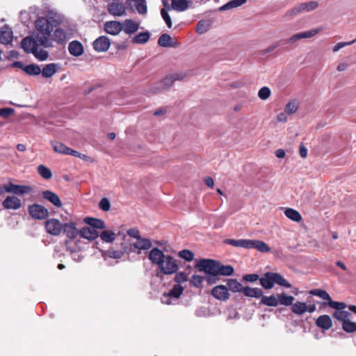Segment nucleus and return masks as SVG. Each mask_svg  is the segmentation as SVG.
I'll list each match as a JSON object with an SVG mask.
<instances>
[{
    "instance_id": "30",
    "label": "nucleus",
    "mask_w": 356,
    "mask_h": 356,
    "mask_svg": "<svg viewBox=\"0 0 356 356\" xmlns=\"http://www.w3.org/2000/svg\"><path fill=\"white\" fill-rule=\"evenodd\" d=\"M84 222L90 225V227L94 228L97 230V229H102L106 227L105 223L102 220L87 217L84 219Z\"/></svg>"
},
{
    "instance_id": "54",
    "label": "nucleus",
    "mask_w": 356,
    "mask_h": 356,
    "mask_svg": "<svg viewBox=\"0 0 356 356\" xmlns=\"http://www.w3.org/2000/svg\"><path fill=\"white\" fill-rule=\"evenodd\" d=\"M106 254L113 259H121L124 256V252L121 250H108Z\"/></svg>"
},
{
    "instance_id": "29",
    "label": "nucleus",
    "mask_w": 356,
    "mask_h": 356,
    "mask_svg": "<svg viewBox=\"0 0 356 356\" xmlns=\"http://www.w3.org/2000/svg\"><path fill=\"white\" fill-rule=\"evenodd\" d=\"M13 31L6 26L0 31V42L8 44L12 42Z\"/></svg>"
},
{
    "instance_id": "2",
    "label": "nucleus",
    "mask_w": 356,
    "mask_h": 356,
    "mask_svg": "<svg viewBox=\"0 0 356 356\" xmlns=\"http://www.w3.org/2000/svg\"><path fill=\"white\" fill-rule=\"evenodd\" d=\"M35 29L39 33L38 35V42L44 47H51L49 35L54 29L51 21L46 17H39L35 23Z\"/></svg>"
},
{
    "instance_id": "23",
    "label": "nucleus",
    "mask_w": 356,
    "mask_h": 356,
    "mask_svg": "<svg viewBox=\"0 0 356 356\" xmlns=\"http://www.w3.org/2000/svg\"><path fill=\"white\" fill-rule=\"evenodd\" d=\"M339 303L342 304L343 307H340V308L339 309H334L335 311L333 313L332 316L334 318L337 319L338 321H342L343 323L344 321H346L349 318V317L350 316V314L347 311L343 310L347 307L345 302H339Z\"/></svg>"
},
{
    "instance_id": "48",
    "label": "nucleus",
    "mask_w": 356,
    "mask_h": 356,
    "mask_svg": "<svg viewBox=\"0 0 356 356\" xmlns=\"http://www.w3.org/2000/svg\"><path fill=\"white\" fill-rule=\"evenodd\" d=\"M322 31V28L313 29L309 31L298 33L300 39L310 38L318 34Z\"/></svg>"
},
{
    "instance_id": "37",
    "label": "nucleus",
    "mask_w": 356,
    "mask_h": 356,
    "mask_svg": "<svg viewBox=\"0 0 356 356\" xmlns=\"http://www.w3.org/2000/svg\"><path fill=\"white\" fill-rule=\"evenodd\" d=\"M245 3V0H231L225 5L219 8L220 11L227 10L229 9L239 7Z\"/></svg>"
},
{
    "instance_id": "9",
    "label": "nucleus",
    "mask_w": 356,
    "mask_h": 356,
    "mask_svg": "<svg viewBox=\"0 0 356 356\" xmlns=\"http://www.w3.org/2000/svg\"><path fill=\"white\" fill-rule=\"evenodd\" d=\"M29 215L35 219L44 220L49 216V211L44 206L38 204L30 205L28 208Z\"/></svg>"
},
{
    "instance_id": "60",
    "label": "nucleus",
    "mask_w": 356,
    "mask_h": 356,
    "mask_svg": "<svg viewBox=\"0 0 356 356\" xmlns=\"http://www.w3.org/2000/svg\"><path fill=\"white\" fill-rule=\"evenodd\" d=\"M188 279L187 275L185 273H177L175 277V281L177 283L186 282Z\"/></svg>"
},
{
    "instance_id": "16",
    "label": "nucleus",
    "mask_w": 356,
    "mask_h": 356,
    "mask_svg": "<svg viewBox=\"0 0 356 356\" xmlns=\"http://www.w3.org/2000/svg\"><path fill=\"white\" fill-rule=\"evenodd\" d=\"M123 29L122 23L118 21L107 22L104 24L105 31L112 35H118Z\"/></svg>"
},
{
    "instance_id": "7",
    "label": "nucleus",
    "mask_w": 356,
    "mask_h": 356,
    "mask_svg": "<svg viewBox=\"0 0 356 356\" xmlns=\"http://www.w3.org/2000/svg\"><path fill=\"white\" fill-rule=\"evenodd\" d=\"M309 293L312 296H318L325 300H327V303H326V302L323 303V306H325L327 305L331 308H333V309H339V308H340V307H343V305L342 304L339 303V302L332 300L330 296L329 295V293L325 290L320 289H315L310 290L309 291Z\"/></svg>"
},
{
    "instance_id": "35",
    "label": "nucleus",
    "mask_w": 356,
    "mask_h": 356,
    "mask_svg": "<svg viewBox=\"0 0 356 356\" xmlns=\"http://www.w3.org/2000/svg\"><path fill=\"white\" fill-rule=\"evenodd\" d=\"M284 214L285 216L290 220L294 221V222H300L301 220H302V216L300 215V213L293 209H291V208H287L285 209L284 211Z\"/></svg>"
},
{
    "instance_id": "17",
    "label": "nucleus",
    "mask_w": 356,
    "mask_h": 356,
    "mask_svg": "<svg viewBox=\"0 0 356 356\" xmlns=\"http://www.w3.org/2000/svg\"><path fill=\"white\" fill-rule=\"evenodd\" d=\"M194 267H232L229 265H222L218 261L211 259H196Z\"/></svg>"
},
{
    "instance_id": "32",
    "label": "nucleus",
    "mask_w": 356,
    "mask_h": 356,
    "mask_svg": "<svg viewBox=\"0 0 356 356\" xmlns=\"http://www.w3.org/2000/svg\"><path fill=\"white\" fill-rule=\"evenodd\" d=\"M243 293L248 297L251 298H260L263 295V291L261 289L259 288H250V287H244Z\"/></svg>"
},
{
    "instance_id": "27",
    "label": "nucleus",
    "mask_w": 356,
    "mask_h": 356,
    "mask_svg": "<svg viewBox=\"0 0 356 356\" xmlns=\"http://www.w3.org/2000/svg\"><path fill=\"white\" fill-rule=\"evenodd\" d=\"M79 235L84 238L92 241L99 236V232L94 228L85 227L80 230Z\"/></svg>"
},
{
    "instance_id": "10",
    "label": "nucleus",
    "mask_w": 356,
    "mask_h": 356,
    "mask_svg": "<svg viewBox=\"0 0 356 356\" xmlns=\"http://www.w3.org/2000/svg\"><path fill=\"white\" fill-rule=\"evenodd\" d=\"M4 191L6 193H13L17 195H23L24 194L31 193L33 189L29 186L17 185L12 183L4 185Z\"/></svg>"
},
{
    "instance_id": "5",
    "label": "nucleus",
    "mask_w": 356,
    "mask_h": 356,
    "mask_svg": "<svg viewBox=\"0 0 356 356\" xmlns=\"http://www.w3.org/2000/svg\"><path fill=\"white\" fill-rule=\"evenodd\" d=\"M122 244L124 245L125 252H136L137 250L138 254H140L141 250H149L152 245V243L149 239L144 238L142 237L138 238L137 241L133 244L129 243V245H127L125 243Z\"/></svg>"
},
{
    "instance_id": "64",
    "label": "nucleus",
    "mask_w": 356,
    "mask_h": 356,
    "mask_svg": "<svg viewBox=\"0 0 356 356\" xmlns=\"http://www.w3.org/2000/svg\"><path fill=\"white\" fill-rule=\"evenodd\" d=\"M127 234L130 238H135L138 239L140 238V232L137 229H131L127 231Z\"/></svg>"
},
{
    "instance_id": "45",
    "label": "nucleus",
    "mask_w": 356,
    "mask_h": 356,
    "mask_svg": "<svg viewBox=\"0 0 356 356\" xmlns=\"http://www.w3.org/2000/svg\"><path fill=\"white\" fill-rule=\"evenodd\" d=\"M229 289L232 292H243L244 287L243 285L236 280H230L228 283Z\"/></svg>"
},
{
    "instance_id": "49",
    "label": "nucleus",
    "mask_w": 356,
    "mask_h": 356,
    "mask_svg": "<svg viewBox=\"0 0 356 356\" xmlns=\"http://www.w3.org/2000/svg\"><path fill=\"white\" fill-rule=\"evenodd\" d=\"M298 108V103L296 99H293L288 102L285 106V112L288 114H293Z\"/></svg>"
},
{
    "instance_id": "38",
    "label": "nucleus",
    "mask_w": 356,
    "mask_h": 356,
    "mask_svg": "<svg viewBox=\"0 0 356 356\" xmlns=\"http://www.w3.org/2000/svg\"><path fill=\"white\" fill-rule=\"evenodd\" d=\"M278 305L281 304L284 306H292L293 302L294 300V297L292 296H287L286 294L282 293H278Z\"/></svg>"
},
{
    "instance_id": "53",
    "label": "nucleus",
    "mask_w": 356,
    "mask_h": 356,
    "mask_svg": "<svg viewBox=\"0 0 356 356\" xmlns=\"http://www.w3.org/2000/svg\"><path fill=\"white\" fill-rule=\"evenodd\" d=\"M271 94V91L268 87L264 86L258 92V97L262 99H267Z\"/></svg>"
},
{
    "instance_id": "59",
    "label": "nucleus",
    "mask_w": 356,
    "mask_h": 356,
    "mask_svg": "<svg viewBox=\"0 0 356 356\" xmlns=\"http://www.w3.org/2000/svg\"><path fill=\"white\" fill-rule=\"evenodd\" d=\"M195 31L200 34L207 32V28L206 26V23L204 22L200 21L196 26Z\"/></svg>"
},
{
    "instance_id": "22",
    "label": "nucleus",
    "mask_w": 356,
    "mask_h": 356,
    "mask_svg": "<svg viewBox=\"0 0 356 356\" xmlns=\"http://www.w3.org/2000/svg\"><path fill=\"white\" fill-rule=\"evenodd\" d=\"M316 325L321 329L327 330L332 326V321L330 316L327 314L318 316L316 321Z\"/></svg>"
},
{
    "instance_id": "34",
    "label": "nucleus",
    "mask_w": 356,
    "mask_h": 356,
    "mask_svg": "<svg viewBox=\"0 0 356 356\" xmlns=\"http://www.w3.org/2000/svg\"><path fill=\"white\" fill-rule=\"evenodd\" d=\"M291 311L296 315L300 316L307 312V305L305 302L297 301L293 304Z\"/></svg>"
},
{
    "instance_id": "50",
    "label": "nucleus",
    "mask_w": 356,
    "mask_h": 356,
    "mask_svg": "<svg viewBox=\"0 0 356 356\" xmlns=\"http://www.w3.org/2000/svg\"><path fill=\"white\" fill-rule=\"evenodd\" d=\"M178 256L186 261H192L194 259V253L189 250H182L178 252Z\"/></svg>"
},
{
    "instance_id": "58",
    "label": "nucleus",
    "mask_w": 356,
    "mask_h": 356,
    "mask_svg": "<svg viewBox=\"0 0 356 356\" xmlns=\"http://www.w3.org/2000/svg\"><path fill=\"white\" fill-rule=\"evenodd\" d=\"M178 268H157L156 276L161 277L162 274L171 275L175 273Z\"/></svg>"
},
{
    "instance_id": "21",
    "label": "nucleus",
    "mask_w": 356,
    "mask_h": 356,
    "mask_svg": "<svg viewBox=\"0 0 356 356\" xmlns=\"http://www.w3.org/2000/svg\"><path fill=\"white\" fill-rule=\"evenodd\" d=\"M122 24L123 26L122 30L128 35L135 33L140 27V24L138 22H136L131 19H125Z\"/></svg>"
},
{
    "instance_id": "61",
    "label": "nucleus",
    "mask_w": 356,
    "mask_h": 356,
    "mask_svg": "<svg viewBox=\"0 0 356 356\" xmlns=\"http://www.w3.org/2000/svg\"><path fill=\"white\" fill-rule=\"evenodd\" d=\"M243 280L250 282H254L259 279V275L257 274H247L245 275L243 277Z\"/></svg>"
},
{
    "instance_id": "40",
    "label": "nucleus",
    "mask_w": 356,
    "mask_h": 356,
    "mask_svg": "<svg viewBox=\"0 0 356 356\" xmlns=\"http://www.w3.org/2000/svg\"><path fill=\"white\" fill-rule=\"evenodd\" d=\"M24 72L30 76H37L40 74L41 68L36 64H30L24 67Z\"/></svg>"
},
{
    "instance_id": "1",
    "label": "nucleus",
    "mask_w": 356,
    "mask_h": 356,
    "mask_svg": "<svg viewBox=\"0 0 356 356\" xmlns=\"http://www.w3.org/2000/svg\"><path fill=\"white\" fill-rule=\"evenodd\" d=\"M199 271L204 273V275H193L191 279V284L196 287L202 285L204 280L209 284H213L218 281L219 275H231L234 268H198Z\"/></svg>"
},
{
    "instance_id": "11",
    "label": "nucleus",
    "mask_w": 356,
    "mask_h": 356,
    "mask_svg": "<svg viewBox=\"0 0 356 356\" xmlns=\"http://www.w3.org/2000/svg\"><path fill=\"white\" fill-rule=\"evenodd\" d=\"M184 287L179 284H175L172 288L169 291L168 293H165L163 294V297L162 298V302L164 304L170 305L171 304V301L170 300V297L175 298H179L181 295L183 293Z\"/></svg>"
},
{
    "instance_id": "51",
    "label": "nucleus",
    "mask_w": 356,
    "mask_h": 356,
    "mask_svg": "<svg viewBox=\"0 0 356 356\" xmlns=\"http://www.w3.org/2000/svg\"><path fill=\"white\" fill-rule=\"evenodd\" d=\"M342 328L346 332H354L356 331V323L350 321L348 318L342 323Z\"/></svg>"
},
{
    "instance_id": "26",
    "label": "nucleus",
    "mask_w": 356,
    "mask_h": 356,
    "mask_svg": "<svg viewBox=\"0 0 356 356\" xmlns=\"http://www.w3.org/2000/svg\"><path fill=\"white\" fill-rule=\"evenodd\" d=\"M53 40L58 44H65L67 41L66 32L61 28L56 29L53 33Z\"/></svg>"
},
{
    "instance_id": "43",
    "label": "nucleus",
    "mask_w": 356,
    "mask_h": 356,
    "mask_svg": "<svg viewBox=\"0 0 356 356\" xmlns=\"http://www.w3.org/2000/svg\"><path fill=\"white\" fill-rule=\"evenodd\" d=\"M116 236L117 235L115 232L109 230H105L100 234L99 237L104 242L112 243L115 240Z\"/></svg>"
},
{
    "instance_id": "39",
    "label": "nucleus",
    "mask_w": 356,
    "mask_h": 356,
    "mask_svg": "<svg viewBox=\"0 0 356 356\" xmlns=\"http://www.w3.org/2000/svg\"><path fill=\"white\" fill-rule=\"evenodd\" d=\"M149 39V32H142L136 35H135L132 40L131 42L134 44H145L146 43Z\"/></svg>"
},
{
    "instance_id": "62",
    "label": "nucleus",
    "mask_w": 356,
    "mask_h": 356,
    "mask_svg": "<svg viewBox=\"0 0 356 356\" xmlns=\"http://www.w3.org/2000/svg\"><path fill=\"white\" fill-rule=\"evenodd\" d=\"M14 112L13 108H3L0 109V116L7 118Z\"/></svg>"
},
{
    "instance_id": "14",
    "label": "nucleus",
    "mask_w": 356,
    "mask_h": 356,
    "mask_svg": "<svg viewBox=\"0 0 356 356\" xmlns=\"http://www.w3.org/2000/svg\"><path fill=\"white\" fill-rule=\"evenodd\" d=\"M62 232L65 234L68 240L72 241L79 235L80 230L76 228L75 223L70 222L63 224Z\"/></svg>"
},
{
    "instance_id": "28",
    "label": "nucleus",
    "mask_w": 356,
    "mask_h": 356,
    "mask_svg": "<svg viewBox=\"0 0 356 356\" xmlns=\"http://www.w3.org/2000/svg\"><path fill=\"white\" fill-rule=\"evenodd\" d=\"M248 249H256L261 252H268L270 251V248L264 241L259 240H250Z\"/></svg>"
},
{
    "instance_id": "33",
    "label": "nucleus",
    "mask_w": 356,
    "mask_h": 356,
    "mask_svg": "<svg viewBox=\"0 0 356 356\" xmlns=\"http://www.w3.org/2000/svg\"><path fill=\"white\" fill-rule=\"evenodd\" d=\"M175 82L172 75L166 76L156 87V90H165L171 87Z\"/></svg>"
},
{
    "instance_id": "20",
    "label": "nucleus",
    "mask_w": 356,
    "mask_h": 356,
    "mask_svg": "<svg viewBox=\"0 0 356 356\" xmlns=\"http://www.w3.org/2000/svg\"><path fill=\"white\" fill-rule=\"evenodd\" d=\"M68 51L72 56L78 57L83 54L84 48L79 41L73 40L69 43Z\"/></svg>"
},
{
    "instance_id": "25",
    "label": "nucleus",
    "mask_w": 356,
    "mask_h": 356,
    "mask_svg": "<svg viewBox=\"0 0 356 356\" xmlns=\"http://www.w3.org/2000/svg\"><path fill=\"white\" fill-rule=\"evenodd\" d=\"M59 68V65L57 63H49L45 65L42 70H41L42 76L44 78H50L55 74Z\"/></svg>"
},
{
    "instance_id": "52",
    "label": "nucleus",
    "mask_w": 356,
    "mask_h": 356,
    "mask_svg": "<svg viewBox=\"0 0 356 356\" xmlns=\"http://www.w3.org/2000/svg\"><path fill=\"white\" fill-rule=\"evenodd\" d=\"M34 56L40 61H44L47 59L49 53L44 49H38V47L35 49V53H32Z\"/></svg>"
},
{
    "instance_id": "13",
    "label": "nucleus",
    "mask_w": 356,
    "mask_h": 356,
    "mask_svg": "<svg viewBox=\"0 0 356 356\" xmlns=\"http://www.w3.org/2000/svg\"><path fill=\"white\" fill-rule=\"evenodd\" d=\"M38 40H35L31 36L25 37L21 42V47L27 54L35 53L38 47Z\"/></svg>"
},
{
    "instance_id": "12",
    "label": "nucleus",
    "mask_w": 356,
    "mask_h": 356,
    "mask_svg": "<svg viewBox=\"0 0 356 356\" xmlns=\"http://www.w3.org/2000/svg\"><path fill=\"white\" fill-rule=\"evenodd\" d=\"M110 45L109 38L104 35L99 37L92 43L94 49L97 52L106 51L109 49Z\"/></svg>"
},
{
    "instance_id": "3",
    "label": "nucleus",
    "mask_w": 356,
    "mask_h": 356,
    "mask_svg": "<svg viewBox=\"0 0 356 356\" xmlns=\"http://www.w3.org/2000/svg\"><path fill=\"white\" fill-rule=\"evenodd\" d=\"M149 259L158 267H163L164 263L166 267H179L175 259L170 255L165 256L163 251L158 248H154L149 252Z\"/></svg>"
},
{
    "instance_id": "19",
    "label": "nucleus",
    "mask_w": 356,
    "mask_h": 356,
    "mask_svg": "<svg viewBox=\"0 0 356 356\" xmlns=\"http://www.w3.org/2000/svg\"><path fill=\"white\" fill-rule=\"evenodd\" d=\"M3 206L6 209L16 210L22 207V202L15 196H8L3 202Z\"/></svg>"
},
{
    "instance_id": "6",
    "label": "nucleus",
    "mask_w": 356,
    "mask_h": 356,
    "mask_svg": "<svg viewBox=\"0 0 356 356\" xmlns=\"http://www.w3.org/2000/svg\"><path fill=\"white\" fill-rule=\"evenodd\" d=\"M318 6V3L316 1H311L309 2L301 3L296 6L292 9L289 10L286 16H296L302 13H308L315 10Z\"/></svg>"
},
{
    "instance_id": "36",
    "label": "nucleus",
    "mask_w": 356,
    "mask_h": 356,
    "mask_svg": "<svg viewBox=\"0 0 356 356\" xmlns=\"http://www.w3.org/2000/svg\"><path fill=\"white\" fill-rule=\"evenodd\" d=\"M261 303L269 307H277L278 305V297L274 295L270 296H262Z\"/></svg>"
},
{
    "instance_id": "18",
    "label": "nucleus",
    "mask_w": 356,
    "mask_h": 356,
    "mask_svg": "<svg viewBox=\"0 0 356 356\" xmlns=\"http://www.w3.org/2000/svg\"><path fill=\"white\" fill-rule=\"evenodd\" d=\"M108 11L113 16L120 17L125 14L126 8L121 3L112 2L108 5Z\"/></svg>"
},
{
    "instance_id": "24",
    "label": "nucleus",
    "mask_w": 356,
    "mask_h": 356,
    "mask_svg": "<svg viewBox=\"0 0 356 356\" xmlns=\"http://www.w3.org/2000/svg\"><path fill=\"white\" fill-rule=\"evenodd\" d=\"M42 197L47 201L50 202L55 207L58 208L61 207V201L58 195H56L55 193L47 190L42 192Z\"/></svg>"
},
{
    "instance_id": "57",
    "label": "nucleus",
    "mask_w": 356,
    "mask_h": 356,
    "mask_svg": "<svg viewBox=\"0 0 356 356\" xmlns=\"http://www.w3.org/2000/svg\"><path fill=\"white\" fill-rule=\"evenodd\" d=\"M356 42V39L352 40V41H350V42H338L336 45H334L332 48V51L334 52H337L338 51H339L341 49L346 47V46H348V45H350L353 43H355Z\"/></svg>"
},
{
    "instance_id": "42",
    "label": "nucleus",
    "mask_w": 356,
    "mask_h": 356,
    "mask_svg": "<svg viewBox=\"0 0 356 356\" xmlns=\"http://www.w3.org/2000/svg\"><path fill=\"white\" fill-rule=\"evenodd\" d=\"M51 145L53 149L58 154L67 155V152L70 151V147H67L61 143L53 141L51 143Z\"/></svg>"
},
{
    "instance_id": "63",
    "label": "nucleus",
    "mask_w": 356,
    "mask_h": 356,
    "mask_svg": "<svg viewBox=\"0 0 356 356\" xmlns=\"http://www.w3.org/2000/svg\"><path fill=\"white\" fill-rule=\"evenodd\" d=\"M67 155H72L75 157L81 158L82 159H86V158H87L86 155L82 154L76 150L72 149L71 148H70V151L67 152Z\"/></svg>"
},
{
    "instance_id": "44",
    "label": "nucleus",
    "mask_w": 356,
    "mask_h": 356,
    "mask_svg": "<svg viewBox=\"0 0 356 356\" xmlns=\"http://www.w3.org/2000/svg\"><path fill=\"white\" fill-rule=\"evenodd\" d=\"M135 7L138 13L141 15H145L147 13V6L145 0H134Z\"/></svg>"
},
{
    "instance_id": "31",
    "label": "nucleus",
    "mask_w": 356,
    "mask_h": 356,
    "mask_svg": "<svg viewBox=\"0 0 356 356\" xmlns=\"http://www.w3.org/2000/svg\"><path fill=\"white\" fill-rule=\"evenodd\" d=\"M188 6L187 0H171V8L176 11H185L188 8Z\"/></svg>"
},
{
    "instance_id": "8",
    "label": "nucleus",
    "mask_w": 356,
    "mask_h": 356,
    "mask_svg": "<svg viewBox=\"0 0 356 356\" xmlns=\"http://www.w3.org/2000/svg\"><path fill=\"white\" fill-rule=\"evenodd\" d=\"M44 227L49 234L57 236L62 232L63 224L58 219L49 218L45 221Z\"/></svg>"
},
{
    "instance_id": "55",
    "label": "nucleus",
    "mask_w": 356,
    "mask_h": 356,
    "mask_svg": "<svg viewBox=\"0 0 356 356\" xmlns=\"http://www.w3.org/2000/svg\"><path fill=\"white\" fill-rule=\"evenodd\" d=\"M161 15L162 18L163 19V20L165 21L167 26L168 28H171L172 26V20H171V18H170V15H168L167 10L165 8H162L161 10Z\"/></svg>"
},
{
    "instance_id": "4",
    "label": "nucleus",
    "mask_w": 356,
    "mask_h": 356,
    "mask_svg": "<svg viewBox=\"0 0 356 356\" xmlns=\"http://www.w3.org/2000/svg\"><path fill=\"white\" fill-rule=\"evenodd\" d=\"M260 284L266 289H270L274 284L286 288H290L291 285L280 274L276 273H266L261 278L259 279Z\"/></svg>"
},
{
    "instance_id": "47",
    "label": "nucleus",
    "mask_w": 356,
    "mask_h": 356,
    "mask_svg": "<svg viewBox=\"0 0 356 356\" xmlns=\"http://www.w3.org/2000/svg\"><path fill=\"white\" fill-rule=\"evenodd\" d=\"M38 172L42 178L45 179H49L52 177L51 170L44 165H40L38 167Z\"/></svg>"
},
{
    "instance_id": "46",
    "label": "nucleus",
    "mask_w": 356,
    "mask_h": 356,
    "mask_svg": "<svg viewBox=\"0 0 356 356\" xmlns=\"http://www.w3.org/2000/svg\"><path fill=\"white\" fill-rule=\"evenodd\" d=\"M249 239H229L227 243L234 247H242L248 249Z\"/></svg>"
},
{
    "instance_id": "56",
    "label": "nucleus",
    "mask_w": 356,
    "mask_h": 356,
    "mask_svg": "<svg viewBox=\"0 0 356 356\" xmlns=\"http://www.w3.org/2000/svg\"><path fill=\"white\" fill-rule=\"evenodd\" d=\"M99 207L104 211H108L111 209V203L108 198H102L99 204Z\"/></svg>"
},
{
    "instance_id": "15",
    "label": "nucleus",
    "mask_w": 356,
    "mask_h": 356,
    "mask_svg": "<svg viewBox=\"0 0 356 356\" xmlns=\"http://www.w3.org/2000/svg\"><path fill=\"white\" fill-rule=\"evenodd\" d=\"M211 295L219 300H227L229 298L228 289L224 285H218L213 288Z\"/></svg>"
},
{
    "instance_id": "41",
    "label": "nucleus",
    "mask_w": 356,
    "mask_h": 356,
    "mask_svg": "<svg viewBox=\"0 0 356 356\" xmlns=\"http://www.w3.org/2000/svg\"><path fill=\"white\" fill-rule=\"evenodd\" d=\"M158 44L163 47H174L172 38L167 33H163L159 37Z\"/></svg>"
}]
</instances>
